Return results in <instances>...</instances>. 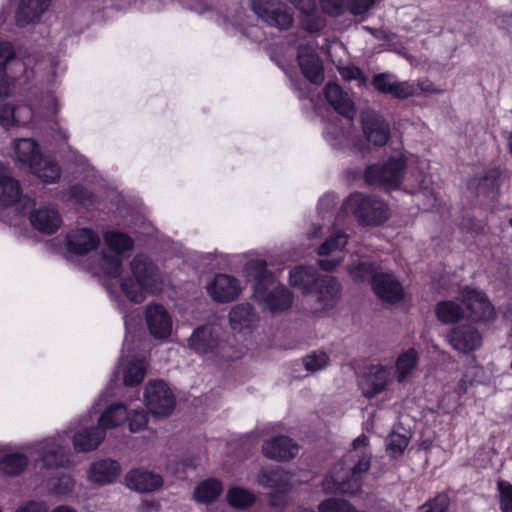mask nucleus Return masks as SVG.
Wrapping results in <instances>:
<instances>
[{"label":"nucleus","instance_id":"50","mask_svg":"<svg viewBox=\"0 0 512 512\" xmlns=\"http://www.w3.org/2000/svg\"><path fill=\"white\" fill-rule=\"evenodd\" d=\"M375 268L372 263L359 261L357 264H353L349 267L350 275L358 281H362L368 277H372L375 275Z\"/></svg>","mask_w":512,"mask_h":512},{"label":"nucleus","instance_id":"39","mask_svg":"<svg viewBox=\"0 0 512 512\" xmlns=\"http://www.w3.org/2000/svg\"><path fill=\"white\" fill-rule=\"evenodd\" d=\"M222 492V485L215 479H208L200 484L194 490V499L203 504L215 501Z\"/></svg>","mask_w":512,"mask_h":512},{"label":"nucleus","instance_id":"23","mask_svg":"<svg viewBox=\"0 0 512 512\" xmlns=\"http://www.w3.org/2000/svg\"><path fill=\"white\" fill-rule=\"evenodd\" d=\"M120 464L110 458L99 459L91 463L87 470V479L89 482L105 486L117 480L120 476Z\"/></svg>","mask_w":512,"mask_h":512},{"label":"nucleus","instance_id":"18","mask_svg":"<svg viewBox=\"0 0 512 512\" xmlns=\"http://www.w3.org/2000/svg\"><path fill=\"white\" fill-rule=\"evenodd\" d=\"M297 63L302 75L312 84L324 81V67L316 51L310 45H300L297 49Z\"/></svg>","mask_w":512,"mask_h":512},{"label":"nucleus","instance_id":"20","mask_svg":"<svg viewBox=\"0 0 512 512\" xmlns=\"http://www.w3.org/2000/svg\"><path fill=\"white\" fill-rule=\"evenodd\" d=\"M52 0H19L15 10V24L19 28L38 24L48 11Z\"/></svg>","mask_w":512,"mask_h":512},{"label":"nucleus","instance_id":"19","mask_svg":"<svg viewBox=\"0 0 512 512\" xmlns=\"http://www.w3.org/2000/svg\"><path fill=\"white\" fill-rule=\"evenodd\" d=\"M146 325L149 333L159 340H166L172 333V319L167 310L160 304H150L145 312Z\"/></svg>","mask_w":512,"mask_h":512},{"label":"nucleus","instance_id":"37","mask_svg":"<svg viewBox=\"0 0 512 512\" xmlns=\"http://www.w3.org/2000/svg\"><path fill=\"white\" fill-rule=\"evenodd\" d=\"M30 170L46 184L56 183L61 177L59 164L55 160L47 159L44 156L43 160L38 161L37 166L30 168Z\"/></svg>","mask_w":512,"mask_h":512},{"label":"nucleus","instance_id":"46","mask_svg":"<svg viewBox=\"0 0 512 512\" xmlns=\"http://www.w3.org/2000/svg\"><path fill=\"white\" fill-rule=\"evenodd\" d=\"M318 512H355V507L342 498H328L318 505Z\"/></svg>","mask_w":512,"mask_h":512},{"label":"nucleus","instance_id":"55","mask_svg":"<svg viewBox=\"0 0 512 512\" xmlns=\"http://www.w3.org/2000/svg\"><path fill=\"white\" fill-rule=\"evenodd\" d=\"M339 73L345 81L359 80L362 84L366 82V76L358 66L349 65L341 67Z\"/></svg>","mask_w":512,"mask_h":512},{"label":"nucleus","instance_id":"32","mask_svg":"<svg viewBox=\"0 0 512 512\" xmlns=\"http://www.w3.org/2000/svg\"><path fill=\"white\" fill-rule=\"evenodd\" d=\"M229 325L232 330L242 332L250 329L257 321V315L249 304H238L234 306L228 315Z\"/></svg>","mask_w":512,"mask_h":512},{"label":"nucleus","instance_id":"40","mask_svg":"<svg viewBox=\"0 0 512 512\" xmlns=\"http://www.w3.org/2000/svg\"><path fill=\"white\" fill-rule=\"evenodd\" d=\"M245 272L248 280H253L255 282L254 287L261 283H269L270 280L275 278L267 271V264L261 259H255L247 262Z\"/></svg>","mask_w":512,"mask_h":512},{"label":"nucleus","instance_id":"9","mask_svg":"<svg viewBox=\"0 0 512 512\" xmlns=\"http://www.w3.org/2000/svg\"><path fill=\"white\" fill-rule=\"evenodd\" d=\"M144 399L149 411L156 417H167L174 410V395L167 384L161 380H152L147 383Z\"/></svg>","mask_w":512,"mask_h":512},{"label":"nucleus","instance_id":"7","mask_svg":"<svg viewBox=\"0 0 512 512\" xmlns=\"http://www.w3.org/2000/svg\"><path fill=\"white\" fill-rule=\"evenodd\" d=\"M69 436L66 431L58 433L50 438L36 443L33 451L38 455L40 461L47 468H59L69 466L71 454L69 451Z\"/></svg>","mask_w":512,"mask_h":512},{"label":"nucleus","instance_id":"49","mask_svg":"<svg viewBox=\"0 0 512 512\" xmlns=\"http://www.w3.org/2000/svg\"><path fill=\"white\" fill-rule=\"evenodd\" d=\"M450 504L448 495L441 493L435 498L427 501L420 508V512H445Z\"/></svg>","mask_w":512,"mask_h":512},{"label":"nucleus","instance_id":"28","mask_svg":"<svg viewBox=\"0 0 512 512\" xmlns=\"http://www.w3.org/2000/svg\"><path fill=\"white\" fill-rule=\"evenodd\" d=\"M20 64V60L16 56V51L10 41L0 42V97L9 95L11 77L8 74V67L11 64Z\"/></svg>","mask_w":512,"mask_h":512},{"label":"nucleus","instance_id":"53","mask_svg":"<svg viewBox=\"0 0 512 512\" xmlns=\"http://www.w3.org/2000/svg\"><path fill=\"white\" fill-rule=\"evenodd\" d=\"M75 486V481L70 475H62L53 484V492L60 496L70 494Z\"/></svg>","mask_w":512,"mask_h":512},{"label":"nucleus","instance_id":"54","mask_svg":"<svg viewBox=\"0 0 512 512\" xmlns=\"http://www.w3.org/2000/svg\"><path fill=\"white\" fill-rule=\"evenodd\" d=\"M148 423V416L144 410H134L129 417V428L132 433L141 431Z\"/></svg>","mask_w":512,"mask_h":512},{"label":"nucleus","instance_id":"3","mask_svg":"<svg viewBox=\"0 0 512 512\" xmlns=\"http://www.w3.org/2000/svg\"><path fill=\"white\" fill-rule=\"evenodd\" d=\"M130 270L133 278L124 279L121 288L132 302L141 303L145 299V292L155 293L161 290V275L146 256L136 255L130 263Z\"/></svg>","mask_w":512,"mask_h":512},{"label":"nucleus","instance_id":"27","mask_svg":"<svg viewBox=\"0 0 512 512\" xmlns=\"http://www.w3.org/2000/svg\"><path fill=\"white\" fill-rule=\"evenodd\" d=\"M263 454L274 460H289L298 453V446L289 437L279 436L266 441L262 446Z\"/></svg>","mask_w":512,"mask_h":512},{"label":"nucleus","instance_id":"35","mask_svg":"<svg viewBox=\"0 0 512 512\" xmlns=\"http://www.w3.org/2000/svg\"><path fill=\"white\" fill-rule=\"evenodd\" d=\"M122 378L126 386L138 385L142 382L146 374V366L143 360L133 358L130 360H122Z\"/></svg>","mask_w":512,"mask_h":512},{"label":"nucleus","instance_id":"63","mask_svg":"<svg viewBox=\"0 0 512 512\" xmlns=\"http://www.w3.org/2000/svg\"><path fill=\"white\" fill-rule=\"evenodd\" d=\"M33 228L37 229L40 234L43 235H52L57 232L58 226H32Z\"/></svg>","mask_w":512,"mask_h":512},{"label":"nucleus","instance_id":"38","mask_svg":"<svg viewBox=\"0 0 512 512\" xmlns=\"http://www.w3.org/2000/svg\"><path fill=\"white\" fill-rule=\"evenodd\" d=\"M128 418L127 408L120 404L110 405L99 417L98 425L105 429L114 428Z\"/></svg>","mask_w":512,"mask_h":512},{"label":"nucleus","instance_id":"45","mask_svg":"<svg viewBox=\"0 0 512 512\" xmlns=\"http://www.w3.org/2000/svg\"><path fill=\"white\" fill-rule=\"evenodd\" d=\"M348 236L345 233L335 232L319 247V255L325 256L330 253L341 250L347 244Z\"/></svg>","mask_w":512,"mask_h":512},{"label":"nucleus","instance_id":"61","mask_svg":"<svg viewBox=\"0 0 512 512\" xmlns=\"http://www.w3.org/2000/svg\"><path fill=\"white\" fill-rule=\"evenodd\" d=\"M15 512H46V508L42 503L31 501L19 507Z\"/></svg>","mask_w":512,"mask_h":512},{"label":"nucleus","instance_id":"22","mask_svg":"<svg viewBox=\"0 0 512 512\" xmlns=\"http://www.w3.org/2000/svg\"><path fill=\"white\" fill-rule=\"evenodd\" d=\"M99 236L88 227H76L66 235V247L71 253L84 255L97 248Z\"/></svg>","mask_w":512,"mask_h":512},{"label":"nucleus","instance_id":"1","mask_svg":"<svg viewBox=\"0 0 512 512\" xmlns=\"http://www.w3.org/2000/svg\"><path fill=\"white\" fill-rule=\"evenodd\" d=\"M351 446L325 479L323 484L326 490H335L348 495H356L360 492L362 478L371 464L369 439L361 434L353 440Z\"/></svg>","mask_w":512,"mask_h":512},{"label":"nucleus","instance_id":"8","mask_svg":"<svg viewBox=\"0 0 512 512\" xmlns=\"http://www.w3.org/2000/svg\"><path fill=\"white\" fill-rule=\"evenodd\" d=\"M253 297L255 301L272 313L289 309L293 302L292 293L275 278L269 283H261L254 287Z\"/></svg>","mask_w":512,"mask_h":512},{"label":"nucleus","instance_id":"15","mask_svg":"<svg viewBox=\"0 0 512 512\" xmlns=\"http://www.w3.org/2000/svg\"><path fill=\"white\" fill-rule=\"evenodd\" d=\"M19 202L23 206L22 214L26 213V209H31L35 206L33 199L23 196L19 180L9 175H0V209L11 208Z\"/></svg>","mask_w":512,"mask_h":512},{"label":"nucleus","instance_id":"16","mask_svg":"<svg viewBox=\"0 0 512 512\" xmlns=\"http://www.w3.org/2000/svg\"><path fill=\"white\" fill-rule=\"evenodd\" d=\"M393 381L391 368L384 365L370 366L360 382L362 394L371 399L385 391Z\"/></svg>","mask_w":512,"mask_h":512},{"label":"nucleus","instance_id":"48","mask_svg":"<svg viewBox=\"0 0 512 512\" xmlns=\"http://www.w3.org/2000/svg\"><path fill=\"white\" fill-rule=\"evenodd\" d=\"M408 443L409 439L406 435L392 432L387 438V451L391 456L397 457L404 452Z\"/></svg>","mask_w":512,"mask_h":512},{"label":"nucleus","instance_id":"36","mask_svg":"<svg viewBox=\"0 0 512 512\" xmlns=\"http://www.w3.org/2000/svg\"><path fill=\"white\" fill-rule=\"evenodd\" d=\"M435 313L438 320L445 324L454 323L466 317L465 309L451 300L437 303Z\"/></svg>","mask_w":512,"mask_h":512},{"label":"nucleus","instance_id":"33","mask_svg":"<svg viewBox=\"0 0 512 512\" xmlns=\"http://www.w3.org/2000/svg\"><path fill=\"white\" fill-rule=\"evenodd\" d=\"M15 154L19 162L28 165L29 168L37 166L38 161L43 160L38 143L31 138H22L16 141Z\"/></svg>","mask_w":512,"mask_h":512},{"label":"nucleus","instance_id":"56","mask_svg":"<svg viewBox=\"0 0 512 512\" xmlns=\"http://www.w3.org/2000/svg\"><path fill=\"white\" fill-rule=\"evenodd\" d=\"M0 124L8 129L15 124V109L10 103L0 105Z\"/></svg>","mask_w":512,"mask_h":512},{"label":"nucleus","instance_id":"4","mask_svg":"<svg viewBox=\"0 0 512 512\" xmlns=\"http://www.w3.org/2000/svg\"><path fill=\"white\" fill-rule=\"evenodd\" d=\"M290 286L304 294L316 292L323 302L320 309L327 308L340 292L339 282L332 276L318 277L317 271L311 266L298 265L289 272Z\"/></svg>","mask_w":512,"mask_h":512},{"label":"nucleus","instance_id":"14","mask_svg":"<svg viewBox=\"0 0 512 512\" xmlns=\"http://www.w3.org/2000/svg\"><path fill=\"white\" fill-rule=\"evenodd\" d=\"M504 175L500 166H493L485 169L482 174L473 179L469 185L473 186L475 193L489 202H495L500 196V189L503 185Z\"/></svg>","mask_w":512,"mask_h":512},{"label":"nucleus","instance_id":"26","mask_svg":"<svg viewBox=\"0 0 512 512\" xmlns=\"http://www.w3.org/2000/svg\"><path fill=\"white\" fill-rule=\"evenodd\" d=\"M324 95L326 101L337 113L345 118L353 119L356 112L354 103L348 98L347 94L337 83H326L324 87Z\"/></svg>","mask_w":512,"mask_h":512},{"label":"nucleus","instance_id":"62","mask_svg":"<svg viewBox=\"0 0 512 512\" xmlns=\"http://www.w3.org/2000/svg\"><path fill=\"white\" fill-rule=\"evenodd\" d=\"M342 262V258L320 259L319 265L323 270L332 271Z\"/></svg>","mask_w":512,"mask_h":512},{"label":"nucleus","instance_id":"41","mask_svg":"<svg viewBox=\"0 0 512 512\" xmlns=\"http://www.w3.org/2000/svg\"><path fill=\"white\" fill-rule=\"evenodd\" d=\"M29 224H62L61 215L51 206H41L29 212Z\"/></svg>","mask_w":512,"mask_h":512},{"label":"nucleus","instance_id":"52","mask_svg":"<svg viewBox=\"0 0 512 512\" xmlns=\"http://www.w3.org/2000/svg\"><path fill=\"white\" fill-rule=\"evenodd\" d=\"M498 490L501 511L512 512V485L506 481H499Z\"/></svg>","mask_w":512,"mask_h":512},{"label":"nucleus","instance_id":"44","mask_svg":"<svg viewBox=\"0 0 512 512\" xmlns=\"http://www.w3.org/2000/svg\"><path fill=\"white\" fill-rule=\"evenodd\" d=\"M329 356L323 350H315L302 358L305 369L311 373L320 371L329 365Z\"/></svg>","mask_w":512,"mask_h":512},{"label":"nucleus","instance_id":"11","mask_svg":"<svg viewBox=\"0 0 512 512\" xmlns=\"http://www.w3.org/2000/svg\"><path fill=\"white\" fill-rule=\"evenodd\" d=\"M459 300L465 306L466 317L473 321H487L495 316L494 307L480 290L465 287L459 294Z\"/></svg>","mask_w":512,"mask_h":512},{"label":"nucleus","instance_id":"2","mask_svg":"<svg viewBox=\"0 0 512 512\" xmlns=\"http://www.w3.org/2000/svg\"><path fill=\"white\" fill-rule=\"evenodd\" d=\"M390 216L388 204L380 197L355 191L344 198L339 218L353 217L357 224H384Z\"/></svg>","mask_w":512,"mask_h":512},{"label":"nucleus","instance_id":"21","mask_svg":"<svg viewBox=\"0 0 512 512\" xmlns=\"http://www.w3.org/2000/svg\"><path fill=\"white\" fill-rule=\"evenodd\" d=\"M447 338L452 348L461 353L474 351L482 344L480 333L470 324L452 328Z\"/></svg>","mask_w":512,"mask_h":512},{"label":"nucleus","instance_id":"60","mask_svg":"<svg viewBox=\"0 0 512 512\" xmlns=\"http://www.w3.org/2000/svg\"><path fill=\"white\" fill-rule=\"evenodd\" d=\"M376 0H350L349 10L353 15H361L367 12Z\"/></svg>","mask_w":512,"mask_h":512},{"label":"nucleus","instance_id":"12","mask_svg":"<svg viewBox=\"0 0 512 512\" xmlns=\"http://www.w3.org/2000/svg\"><path fill=\"white\" fill-rule=\"evenodd\" d=\"M222 329L216 324L197 327L187 340L188 347L197 354H214L222 346Z\"/></svg>","mask_w":512,"mask_h":512},{"label":"nucleus","instance_id":"24","mask_svg":"<svg viewBox=\"0 0 512 512\" xmlns=\"http://www.w3.org/2000/svg\"><path fill=\"white\" fill-rule=\"evenodd\" d=\"M372 288L382 301L388 303L398 302L403 297V289L392 274L380 273L373 275Z\"/></svg>","mask_w":512,"mask_h":512},{"label":"nucleus","instance_id":"25","mask_svg":"<svg viewBox=\"0 0 512 512\" xmlns=\"http://www.w3.org/2000/svg\"><path fill=\"white\" fill-rule=\"evenodd\" d=\"M125 485L138 492H152L162 487L163 479L159 474L135 469L125 475Z\"/></svg>","mask_w":512,"mask_h":512},{"label":"nucleus","instance_id":"10","mask_svg":"<svg viewBox=\"0 0 512 512\" xmlns=\"http://www.w3.org/2000/svg\"><path fill=\"white\" fill-rule=\"evenodd\" d=\"M251 9L268 26L279 30H288L294 23L292 13L278 6L277 0H251Z\"/></svg>","mask_w":512,"mask_h":512},{"label":"nucleus","instance_id":"43","mask_svg":"<svg viewBox=\"0 0 512 512\" xmlns=\"http://www.w3.org/2000/svg\"><path fill=\"white\" fill-rule=\"evenodd\" d=\"M27 463V457L22 454H8L0 460V470L9 475H16L24 470Z\"/></svg>","mask_w":512,"mask_h":512},{"label":"nucleus","instance_id":"17","mask_svg":"<svg viewBox=\"0 0 512 512\" xmlns=\"http://www.w3.org/2000/svg\"><path fill=\"white\" fill-rule=\"evenodd\" d=\"M208 295L218 303H228L241 293L240 282L228 274H217L206 284Z\"/></svg>","mask_w":512,"mask_h":512},{"label":"nucleus","instance_id":"51","mask_svg":"<svg viewBox=\"0 0 512 512\" xmlns=\"http://www.w3.org/2000/svg\"><path fill=\"white\" fill-rule=\"evenodd\" d=\"M69 197L77 203L88 204L94 200V194L82 184H74L69 188Z\"/></svg>","mask_w":512,"mask_h":512},{"label":"nucleus","instance_id":"29","mask_svg":"<svg viewBox=\"0 0 512 512\" xmlns=\"http://www.w3.org/2000/svg\"><path fill=\"white\" fill-rule=\"evenodd\" d=\"M258 482L273 494L286 493L291 488V476L280 467L263 469Z\"/></svg>","mask_w":512,"mask_h":512},{"label":"nucleus","instance_id":"30","mask_svg":"<svg viewBox=\"0 0 512 512\" xmlns=\"http://www.w3.org/2000/svg\"><path fill=\"white\" fill-rule=\"evenodd\" d=\"M105 431L98 427L84 428L73 435V448L77 453L95 450L103 441Z\"/></svg>","mask_w":512,"mask_h":512},{"label":"nucleus","instance_id":"47","mask_svg":"<svg viewBox=\"0 0 512 512\" xmlns=\"http://www.w3.org/2000/svg\"><path fill=\"white\" fill-rule=\"evenodd\" d=\"M315 10L311 11H300L303 15L301 18V25L303 29L309 33H318L325 27V21L322 17L315 14Z\"/></svg>","mask_w":512,"mask_h":512},{"label":"nucleus","instance_id":"6","mask_svg":"<svg viewBox=\"0 0 512 512\" xmlns=\"http://www.w3.org/2000/svg\"><path fill=\"white\" fill-rule=\"evenodd\" d=\"M133 246V239L124 232L109 230L104 234L101 266L108 276L113 278L120 276L123 257L133 249Z\"/></svg>","mask_w":512,"mask_h":512},{"label":"nucleus","instance_id":"64","mask_svg":"<svg viewBox=\"0 0 512 512\" xmlns=\"http://www.w3.org/2000/svg\"><path fill=\"white\" fill-rule=\"evenodd\" d=\"M50 512H77V510L68 505H60L51 510Z\"/></svg>","mask_w":512,"mask_h":512},{"label":"nucleus","instance_id":"59","mask_svg":"<svg viewBox=\"0 0 512 512\" xmlns=\"http://www.w3.org/2000/svg\"><path fill=\"white\" fill-rule=\"evenodd\" d=\"M321 7L325 14L339 16L344 11V0H321Z\"/></svg>","mask_w":512,"mask_h":512},{"label":"nucleus","instance_id":"5","mask_svg":"<svg viewBox=\"0 0 512 512\" xmlns=\"http://www.w3.org/2000/svg\"><path fill=\"white\" fill-rule=\"evenodd\" d=\"M406 168L405 156H390L383 163L368 165L363 172V179L367 186L378 187L384 191L395 190L402 185Z\"/></svg>","mask_w":512,"mask_h":512},{"label":"nucleus","instance_id":"58","mask_svg":"<svg viewBox=\"0 0 512 512\" xmlns=\"http://www.w3.org/2000/svg\"><path fill=\"white\" fill-rule=\"evenodd\" d=\"M389 88L390 89L387 94H390L397 99H407L413 95V90L407 83L393 82L392 86Z\"/></svg>","mask_w":512,"mask_h":512},{"label":"nucleus","instance_id":"13","mask_svg":"<svg viewBox=\"0 0 512 512\" xmlns=\"http://www.w3.org/2000/svg\"><path fill=\"white\" fill-rule=\"evenodd\" d=\"M363 135L368 143L375 147L385 146L391 136V129L386 119L375 111L363 112L360 116Z\"/></svg>","mask_w":512,"mask_h":512},{"label":"nucleus","instance_id":"42","mask_svg":"<svg viewBox=\"0 0 512 512\" xmlns=\"http://www.w3.org/2000/svg\"><path fill=\"white\" fill-rule=\"evenodd\" d=\"M227 500L232 507L244 509L255 502V496L246 489L233 487L227 492Z\"/></svg>","mask_w":512,"mask_h":512},{"label":"nucleus","instance_id":"31","mask_svg":"<svg viewBox=\"0 0 512 512\" xmlns=\"http://www.w3.org/2000/svg\"><path fill=\"white\" fill-rule=\"evenodd\" d=\"M338 201V194L334 191H328L318 199L317 214L323 222L343 224L348 220L338 217L340 212V207L337 208Z\"/></svg>","mask_w":512,"mask_h":512},{"label":"nucleus","instance_id":"34","mask_svg":"<svg viewBox=\"0 0 512 512\" xmlns=\"http://www.w3.org/2000/svg\"><path fill=\"white\" fill-rule=\"evenodd\" d=\"M419 354L416 349L409 348L398 355L395 361L394 376L399 383L410 378L417 368Z\"/></svg>","mask_w":512,"mask_h":512},{"label":"nucleus","instance_id":"57","mask_svg":"<svg viewBox=\"0 0 512 512\" xmlns=\"http://www.w3.org/2000/svg\"><path fill=\"white\" fill-rule=\"evenodd\" d=\"M391 76L388 73H378L372 78V85L380 93L387 94L392 86Z\"/></svg>","mask_w":512,"mask_h":512}]
</instances>
